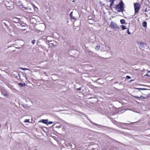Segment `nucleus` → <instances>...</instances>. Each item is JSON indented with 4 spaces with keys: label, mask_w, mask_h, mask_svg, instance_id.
I'll list each match as a JSON object with an SVG mask.
<instances>
[{
    "label": "nucleus",
    "mask_w": 150,
    "mask_h": 150,
    "mask_svg": "<svg viewBox=\"0 0 150 150\" xmlns=\"http://www.w3.org/2000/svg\"><path fill=\"white\" fill-rule=\"evenodd\" d=\"M124 3L121 1L118 4L116 5L115 8L119 11H122L124 8Z\"/></svg>",
    "instance_id": "f257e3e1"
},
{
    "label": "nucleus",
    "mask_w": 150,
    "mask_h": 150,
    "mask_svg": "<svg viewBox=\"0 0 150 150\" xmlns=\"http://www.w3.org/2000/svg\"><path fill=\"white\" fill-rule=\"evenodd\" d=\"M141 5L139 3L134 4V9L135 13H137L139 11Z\"/></svg>",
    "instance_id": "f03ea898"
},
{
    "label": "nucleus",
    "mask_w": 150,
    "mask_h": 150,
    "mask_svg": "<svg viewBox=\"0 0 150 150\" xmlns=\"http://www.w3.org/2000/svg\"><path fill=\"white\" fill-rule=\"evenodd\" d=\"M110 26L111 28L114 29L115 30H116L117 29H118V27L117 24L112 21L111 22Z\"/></svg>",
    "instance_id": "7ed1b4c3"
},
{
    "label": "nucleus",
    "mask_w": 150,
    "mask_h": 150,
    "mask_svg": "<svg viewBox=\"0 0 150 150\" xmlns=\"http://www.w3.org/2000/svg\"><path fill=\"white\" fill-rule=\"evenodd\" d=\"M147 47L146 44L144 42H140V43L139 47L142 50H144V49L146 47Z\"/></svg>",
    "instance_id": "20e7f679"
},
{
    "label": "nucleus",
    "mask_w": 150,
    "mask_h": 150,
    "mask_svg": "<svg viewBox=\"0 0 150 150\" xmlns=\"http://www.w3.org/2000/svg\"><path fill=\"white\" fill-rule=\"evenodd\" d=\"M48 121V120H43H43H41L39 122H42L44 124H47Z\"/></svg>",
    "instance_id": "39448f33"
},
{
    "label": "nucleus",
    "mask_w": 150,
    "mask_h": 150,
    "mask_svg": "<svg viewBox=\"0 0 150 150\" xmlns=\"http://www.w3.org/2000/svg\"><path fill=\"white\" fill-rule=\"evenodd\" d=\"M18 85L20 86H22V87H25V83H19Z\"/></svg>",
    "instance_id": "423d86ee"
},
{
    "label": "nucleus",
    "mask_w": 150,
    "mask_h": 150,
    "mask_svg": "<svg viewBox=\"0 0 150 150\" xmlns=\"http://www.w3.org/2000/svg\"><path fill=\"white\" fill-rule=\"evenodd\" d=\"M115 0H110V1L111 2V3L110 4V7H111V6L113 4H114V1Z\"/></svg>",
    "instance_id": "0eeeda50"
},
{
    "label": "nucleus",
    "mask_w": 150,
    "mask_h": 150,
    "mask_svg": "<svg viewBox=\"0 0 150 150\" xmlns=\"http://www.w3.org/2000/svg\"><path fill=\"white\" fill-rule=\"evenodd\" d=\"M137 89L139 90V91L138 92L139 93H140V91H139L140 90H147V89L145 88H137Z\"/></svg>",
    "instance_id": "6e6552de"
},
{
    "label": "nucleus",
    "mask_w": 150,
    "mask_h": 150,
    "mask_svg": "<svg viewBox=\"0 0 150 150\" xmlns=\"http://www.w3.org/2000/svg\"><path fill=\"white\" fill-rule=\"evenodd\" d=\"M134 97L137 98H144V97L142 96H134Z\"/></svg>",
    "instance_id": "1a4fd4ad"
},
{
    "label": "nucleus",
    "mask_w": 150,
    "mask_h": 150,
    "mask_svg": "<svg viewBox=\"0 0 150 150\" xmlns=\"http://www.w3.org/2000/svg\"><path fill=\"white\" fill-rule=\"evenodd\" d=\"M146 22H144L142 23L143 26L145 27L146 26Z\"/></svg>",
    "instance_id": "9d476101"
},
{
    "label": "nucleus",
    "mask_w": 150,
    "mask_h": 150,
    "mask_svg": "<svg viewBox=\"0 0 150 150\" xmlns=\"http://www.w3.org/2000/svg\"><path fill=\"white\" fill-rule=\"evenodd\" d=\"M121 27H122V30H124L125 29H126V26L123 25H122L121 26Z\"/></svg>",
    "instance_id": "9b49d317"
},
{
    "label": "nucleus",
    "mask_w": 150,
    "mask_h": 150,
    "mask_svg": "<svg viewBox=\"0 0 150 150\" xmlns=\"http://www.w3.org/2000/svg\"><path fill=\"white\" fill-rule=\"evenodd\" d=\"M120 21L121 23L122 24H123L125 23V21L124 19L121 20Z\"/></svg>",
    "instance_id": "f8f14e48"
},
{
    "label": "nucleus",
    "mask_w": 150,
    "mask_h": 150,
    "mask_svg": "<svg viewBox=\"0 0 150 150\" xmlns=\"http://www.w3.org/2000/svg\"><path fill=\"white\" fill-rule=\"evenodd\" d=\"M19 69H22V70H28V69H27V68H22V67H20L19 68Z\"/></svg>",
    "instance_id": "ddd939ff"
},
{
    "label": "nucleus",
    "mask_w": 150,
    "mask_h": 150,
    "mask_svg": "<svg viewBox=\"0 0 150 150\" xmlns=\"http://www.w3.org/2000/svg\"><path fill=\"white\" fill-rule=\"evenodd\" d=\"M100 46L98 45L96 46V49L97 50H99L100 48Z\"/></svg>",
    "instance_id": "4468645a"
},
{
    "label": "nucleus",
    "mask_w": 150,
    "mask_h": 150,
    "mask_svg": "<svg viewBox=\"0 0 150 150\" xmlns=\"http://www.w3.org/2000/svg\"><path fill=\"white\" fill-rule=\"evenodd\" d=\"M29 122V119H26L24 121V122L28 123Z\"/></svg>",
    "instance_id": "2eb2a0df"
},
{
    "label": "nucleus",
    "mask_w": 150,
    "mask_h": 150,
    "mask_svg": "<svg viewBox=\"0 0 150 150\" xmlns=\"http://www.w3.org/2000/svg\"><path fill=\"white\" fill-rule=\"evenodd\" d=\"M53 123V122H52L50 121V122H47V125H48V124H50L52 123Z\"/></svg>",
    "instance_id": "dca6fc26"
},
{
    "label": "nucleus",
    "mask_w": 150,
    "mask_h": 150,
    "mask_svg": "<svg viewBox=\"0 0 150 150\" xmlns=\"http://www.w3.org/2000/svg\"><path fill=\"white\" fill-rule=\"evenodd\" d=\"M127 34L129 35H130L131 33L129 31V29H128L127 30Z\"/></svg>",
    "instance_id": "f3484780"
},
{
    "label": "nucleus",
    "mask_w": 150,
    "mask_h": 150,
    "mask_svg": "<svg viewBox=\"0 0 150 150\" xmlns=\"http://www.w3.org/2000/svg\"><path fill=\"white\" fill-rule=\"evenodd\" d=\"M146 75L148 77H150V73H147V74L146 75H145V76Z\"/></svg>",
    "instance_id": "a211bd4d"
},
{
    "label": "nucleus",
    "mask_w": 150,
    "mask_h": 150,
    "mask_svg": "<svg viewBox=\"0 0 150 150\" xmlns=\"http://www.w3.org/2000/svg\"><path fill=\"white\" fill-rule=\"evenodd\" d=\"M35 40H33L32 41V42L33 44H35Z\"/></svg>",
    "instance_id": "6ab92c4d"
},
{
    "label": "nucleus",
    "mask_w": 150,
    "mask_h": 150,
    "mask_svg": "<svg viewBox=\"0 0 150 150\" xmlns=\"http://www.w3.org/2000/svg\"><path fill=\"white\" fill-rule=\"evenodd\" d=\"M126 78L127 79H130L131 78L130 77L128 76H127L126 77Z\"/></svg>",
    "instance_id": "aec40b11"
},
{
    "label": "nucleus",
    "mask_w": 150,
    "mask_h": 150,
    "mask_svg": "<svg viewBox=\"0 0 150 150\" xmlns=\"http://www.w3.org/2000/svg\"><path fill=\"white\" fill-rule=\"evenodd\" d=\"M73 13V12L72 11L71 12V13L70 14V16L71 17H72V15Z\"/></svg>",
    "instance_id": "412c9836"
},
{
    "label": "nucleus",
    "mask_w": 150,
    "mask_h": 150,
    "mask_svg": "<svg viewBox=\"0 0 150 150\" xmlns=\"http://www.w3.org/2000/svg\"><path fill=\"white\" fill-rule=\"evenodd\" d=\"M1 94H3V95H4V96H6V94H4V93H3V92H2V93H1Z\"/></svg>",
    "instance_id": "4be33fe9"
},
{
    "label": "nucleus",
    "mask_w": 150,
    "mask_h": 150,
    "mask_svg": "<svg viewBox=\"0 0 150 150\" xmlns=\"http://www.w3.org/2000/svg\"><path fill=\"white\" fill-rule=\"evenodd\" d=\"M78 89V90H81V87H80V88H78V89Z\"/></svg>",
    "instance_id": "5701e85b"
},
{
    "label": "nucleus",
    "mask_w": 150,
    "mask_h": 150,
    "mask_svg": "<svg viewBox=\"0 0 150 150\" xmlns=\"http://www.w3.org/2000/svg\"><path fill=\"white\" fill-rule=\"evenodd\" d=\"M150 73V70L148 71L147 73Z\"/></svg>",
    "instance_id": "b1692460"
},
{
    "label": "nucleus",
    "mask_w": 150,
    "mask_h": 150,
    "mask_svg": "<svg viewBox=\"0 0 150 150\" xmlns=\"http://www.w3.org/2000/svg\"><path fill=\"white\" fill-rule=\"evenodd\" d=\"M75 1H76V0H72V1L75 3L74 2H75Z\"/></svg>",
    "instance_id": "393cba45"
},
{
    "label": "nucleus",
    "mask_w": 150,
    "mask_h": 150,
    "mask_svg": "<svg viewBox=\"0 0 150 150\" xmlns=\"http://www.w3.org/2000/svg\"><path fill=\"white\" fill-rule=\"evenodd\" d=\"M50 44L52 45V46L54 45V44L53 43H51Z\"/></svg>",
    "instance_id": "a878e982"
},
{
    "label": "nucleus",
    "mask_w": 150,
    "mask_h": 150,
    "mask_svg": "<svg viewBox=\"0 0 150 150\" xmlns=\"http://www.w3.org/2000/svg\"><path fill=\"white\" fill-rule=\"evenodd\" d=\"M13 20H14V19H13ZM12 21H14V22H16V21H14V20H12Z\"/></svg>",
    "instance_id": "bb28decb"
}]
</instances>
